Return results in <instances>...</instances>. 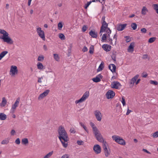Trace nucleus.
I'll return each instance as SVG.
<instances>
[{
  "instance_id": "10",
  "label": "nucleus",
  "mask_w": 158,
  "mask_h": 158,
  "mask_svg": "<svg viewBox=\"0 0 158 158\" xmlns=\"http://www.w3.org/2000/svg\"><path fill=\"white\" fill-rule=\"evenodd\" d=\"M93 150L95 153L97 154L100 153L101 151V149L100 146L98 144L95 145L93 147Z\"/></svg>"
},
{
  "instance_id": "5",
  "label": "nucleus",
  "mask_w": 158,
  "mask_h": 158,
  "mask_svg": "<svg viewBox=\"0 0 158 158\" xmlns=\"http://www.w3.org/2000/svg\"><path fill=\"white\" fill-rule=\"evenodd\" d=\"M36 31L39 36L44 41L45 39L44 33L43 31L42 30L40 27H38L37 28Z\"/></svg>"
},
{
  "instance_id": "42",
  "label": "nucleus",
  "mask_w": 158,
  "mask_h": 158,
  "mask_svg": "<svg viewBox=\"0 0 158 158\" xmlns=\"http://www.w3.org/2000/svg\"><path fill=\"white\" fill-rule=\"evenodd\" d=\"M88 29V27L86 25H84L82 28V31L83 32H85Z\"/></svg>"
},
{
  "instance_id": "32",
  "label": "nucleus",
  "mask_w": 158,
  "mask_h": 158,
  "mask_svg": "<svg viewBox=\"0 0 158 158\" xmlns=\"http://www.w3.org/2000/svg\"><path fill=\"white\" fill-rule=\"evenodd\" d=\"M112 138L115 140V141L118 143V136L117 135H114L112 136Z\"/></svg>"
},
{
  "instance_id": "50",
  "label": "nucleus",
  "mask_w": 158,
  "mask_h": 158,
  "mask_svg": "<svg viewBox=\"0 0 158 158\" xmlns=\"http://www.w3.org/2000/svg\"><path fill=\"white\" fill-rule=\"evenodd\" d=\"M45 97L44 95L42 93L41 94L40 96H39L38 98V99L39 100H40L42 99L43 98Z\"/></svg>"
},
{
  "instance_id": "54",
  "label": "nucleus",
  "mask_w": 158,
  "mask_h": 158,
  "mask_svg": "<svg viewBox=\"0 0 158 158\" xmlns=\"http://www.w3.org/2000/svg\"><path fill=\"white\" fill-rule=\"evenodd\" d=\"M88 50V49L87 47L85 46H84L83 48L82 49V51L84 52H87Z\"/></svg>"
},
{
  "instance_id": "35",
  "label": "nucleus",
  "mask_w": 158,
  "mask_h": 158,
  "mask_svg": "<svg viewBox=\"0 0 158 158\" xmlns=\"http://www.w3.org/2000/svg\"><path fill=\"white\" fill-rule=\"evenodd\" d=\"M131 27L133 30H135L137 28V25L135 23H132L131 24Z\"/></svg>"
},
{
  "instance_id": "39",
  "label": "nucleus",
  "mask_w": 158,
  "mask_h": 158,
  "mask_svg": "<svg viewBox=\"0 0 158 158\" xmlns=\"http://www.w3.org/2000/svg\"><path fill=\"white\" fill-rule=\"evenodd\" d=\"M107 36V35L106 34H103L102 38V40L103 42L106 40V38L108 37Z\"/></svg>"
},
{
  "instance_id": "22",
  "label": "nucleus",
  "mask_w": 158,
  "mask_h": 158,
  "mask_svg": "<svg viewBox=\"0 0 158 158\" xmlns=\"http://www.w3.org/2000/svg\"><path fill=\"white\" fill-rule=\"evenodd\" d=\"M7 118L6 114L3 113H0V120H4Z\"/></svg>"
},
{
  "instance_id": "15",
  "label": "nucleus",
  "mask_w": 158,
  "mask_h": 158,
  "mask_svg": "<svg viewBox=\"0 0 158 158\" xmlns=\"http://www.w3.org/2000/svg\"><path fill=\"white\" fill-rule=\"evenodd\" d=\"M139 75H136L133 77L130 80V84L132 86L134 84L136 80L138 78Z\"/></svg>"
},
{
  "instance_id": "63",
  "label": "nucleus",
  "mask_w": 158,
  "mask_h": 158,
  "mask_svg": "<svg viewBox=\"0 0 158 158\" xmlns=\"http://www.w3.org/2000/svg\"><path fill=\"white\" fill-rule=\"evenodd\" d=\"M143 150L144 152H146L148 154H151V153L148 151L146 149H143Z\"/></svg>"
},
{
  "instance_id": "17",
  "label": "nucleus",
  "mask_w": 158,
  "mask_h": 158,
  "mask_svg": "<svg viewBox=\"0 0 158 158\" xmlns=\"http://www.w3.org/2000/svg\"><path fill=\"white\" fill-rule=\"evenodd\" d=\"M89 34L93 38H97L98 36L97 32L91 30L89 31Z\"/></svg>"
},
{
  "instance_id": "34",
  "label": "nucleus",
  "mask_w": 158,
  "mask_h": 158,
  "mask_svg": "<svg viewBox=\"0 0 158 158\" xmlns=\"http://www.w3.org/2000/svg\"><path fill=\"white\" fill-rule=\"evenodd\" d=\"M22 142L23 144H26L28 143V141L27 139L24 138L22 140Z\"/></svg>"
},
{
  "instance_id": "36",
  "label": "nucleus",
  "mask_w": 158,
  "mask_h": 158,
  "mask_svg": "<svg viewBox=\"0 0 158 158\" xmlns=\"http://www.w3.org/2000/svg\"><path fill=\"white\" fill-rule=\"evenodd\" d=\"M156 38L155 37L150 38L148 40V42L149 43L153 42L156 40Z\"/></svg>"
},
{
  "instance_id": "21",
  "label": "nucleus",
  "mask_w": 158,
  "mask_h": 158,
  "mask_svg": "<svg viewBox=\"0 0 158 158\" xmlns=\"http://www.w3.org/2000/svg\"><path fill=\"white\" fill-rule=\"evenodd\" d=\"M90 126L92 128L93 133L98 130L97 128L95 126V125L94 123L91 122L90 123Z\"/></svg>"
},
{
  "instance_id": "28",
  "label": "nucleus",
  "mask_w": 158,
  "mask_h": 158,
  "mask_svg": "<svg viewBox=\"0 0 158 158\" xmlns=\"http://www.w3.org/2000/svg\"><path fill=\"white\" fill-rule=\"evenodd\" d=\"M148 10L147 8L145 6H143L142 10L141 13L143 15H145L146 14V12L148 11Z\"/></svg>"
},
{
  "instance_id": "33",
  "label": "nucleus",
  "mask_w": 158,
  "mask_h": 158,
  "mask_svg": "<svg viewBox=\"0 0 158 158\" xmlns=\"http://www.w3.org/2000/svg\"><path fill=\"white\" fill-rule=\"evenodd\" d=\"M94 46L93 45H91L89 48V53L91 54H93L94 52Z\"/></svg>"
},
{
  "instance_id": "59",
  "label": "nucleus",
  "mask_w": 158,
  "mask_h": 158,
  "mask_svg": "<svg viewBox=\"0 0 158 158\" xmlns=\"http://www.w3.org/2000/svg\"><path fill=\"white\" fill-rule=\"evenodd\" d=\"M43 79V77H39L38 80V82L39 83H41L42 82L41 81V79Z\"/></svg>"
},
{
  "instance_id": "60",
  "label": "nucleus",
  "mask_w": 158,
  "mask_h": 158,
  "mask_svg": "<svg viewBox=\"0 0 158 158\" xmlns=\"http://www.w3.org/2000/svg\"><path fill=\"white\" fill-rule=\"evenodd\" d=\"M15 133V131L14 130H12L10 132V134L11 135H14Z\"/></svg>"
},
{
  "instance_id": "37",
  "label": "nucleus",
  "mask_w": 158,
  "mask_h": 158,
  "mask_svg": "<svg viewBox=\"0 0 158 158\" xmlns=\"http://www.w3.org/2000/svg\"><path fill=\"white\" fill-rule=\"evenodd\" d=\"M63 24L62 22H59L58 24V27L59 30H61L63 27Z\"/></svg>"
},
{
  "instance_id": "14",
  "label": "nucleus",
  "mask_w": 158,
  "mask_h": 158,
  "mask_svg": "<svg viewBox=\"0 0 158 158\" xmlns=\"http://www.w3.org/2000/svg\"><path fill=\"white\" fill-rule=\"evenodd\" d=\"M107 143L106 142L104 143L103 145V148L104 150V153L106 156L107 157L110 153L107 148L106 145Z\"/></svg>"
},
{
  "instance_id": "62",
  "label": "nucleus",
  "mask_w": 158,
  "mask_h": 158,
  "mask_svg": "<svg viewBox=\"0 0 158 158\" xmlns=\"http://www.w3.org/2000/svg\"><path fill=\"white\" fill-rule=\"evenodd\" d=\"M144 73H142V77L144 78L148 76V74L147 73H145V74Z\"/></svg>"
},
{
  "instance_id": "61",
  "label": "nucleus",
  "mask_w": 158,
  "mask_h": 158,
  "mask_svg": "<svg viewBox=\"0 0 158 158\" xmlns=\"http://www.w3.org/2000/svg\"><path fill=\"white\" fill-rule=\"evenodd\" d=\"M132 112V110H129V109H128V110H127V111L126 113V114L127 115H128L129 113H130V112Z\"/></svg>"
},
{
  "instance_id": "8",
  "label": "nucleus",
  "mask_w": 158,
  "mask_h": 158,
  "mask_svg": "<svg viewBox=\"0 0 158 158\" xmlns=\"http://www.w3.org/2000/svg\"><path fill=\"white\" fill-rule=\"evenodd\" d=\"M115 93L112 90H109L106 94V96L108 99L112 98L115 96Z\"/></svg>"
},
{
  "instance_id": "18",
  "label": "nucleus",
  "mask_w": 158,
  "mask_h": 158,
  "mask_svg": "<svg viewBox=\"0 0 158 158\" xmlns=\"http://www.w3.org/2000/svg\"><path fill=\"white\" fill-rule=\"evenodd\" d=\"M109 69L112 72H115L116 71V66L114 64H111L109 65L108 66Z\"/></svg>"
},
{
  "instance_id": "4",
  "label": "nucleus",
  "mask_w": 158,
  "mask_h": 158,
  "mask_svg": "<svg viewBox=\"0 0 158 158\" xmlns=\"http://www.w3.org/2000/svg\"><path fill=\"white\" fill-rule=\"evenodd\" d=\"M89 96V91H86L83 94L82 97L78 100H77L75 101V103L76 104L78 103H81L84 101H85Z\"/></svg>"
},
{
  "instance_id": "58",
  "label": "nucleus",
  "mask_w": 158,
  "mask_h": 158,
  "mask_svg": "<svg viewBox=\"0 0 158 158\" xmlns=\"http://www.w3.org/2000/svg\"><path fill=\"white\" fill-rule=\"evenodd\" d=\"M83 143V141L81 140H78L77 141V144L79 145H81L82 144V143Z\"/></svg>"
},
{
  "instance_id": "12",
  "label": "nucleus",
  "mask_w": 158,
  "mask_h": 158,
  "mask_svg": "<svg viewBox=\"0 0 158 158\" xmlns=\"http://www.w3.org/2000/svg\"><path fill=\"white\" fill-rule=\"evenodd\" d=\"M135 46L134 42H131L127 48V51L129 52H132L134 51V47Z\"/></svg>"
},
{
  "instance_id": "25",
  "label": "nucleus",
  "mask_w": 158,
  "mask_h": 158,
  "mask_svg": "<svg viewBox=\"0 0 158 158\" xmlns=\"http://www.w3.org/2000/svg\"><path fill=\"white\" fill-rule=\"evenodd\" d=\"M37 68L39 69H44V67L43 66L42 64L40 62H38L37 64Z\"/></svg>"
},
{
  "instance_id": "3",
  "label": "nucleus",
  "mask_w": 158,
  "mask_h": 158,
  "mask_svg": "<svg viewBox=\"0 0 158 158\" xmlns=\"http://www.w3.org/2000/svg\"><path fill=\"white\" fill-rule=\"evenodd\" d=\"M96 138V139L99 142L103 143L106 142L104 141V139L100 132L98 130L93 133Z\"/></svg>"
},
{
  "instance_id": "38",
  "label": "nucleus",
  "mask_w": 158,
  "mask_h": 158,
  "mask_svg": "<svg viewBox=\"0 0 158 158\" xmlns=\"http://www.w3.org/2000/svg\"><path fill=\"white\" fill-rule=\"evenodd\" d=\"M53 55L54 59L57 61H59L60 58L58 55L57 54H53Z\"/></svg>"
},
{
  "instance_id": "53",
  "label": "nucleus",
  "mask_w": 158,
  "mask_h": 158,
  "mask_svg": "<svg viewBox=\"0 0 158 158\" xmlns=\"http://www.w3.org/2000/svg\"><path fill=\"white\" fill-rule=\"evenodd\" d=\"M141 31L143 33H145L147 31V30L145 28H143L141 29Z\"/></svg>"
},
{
  "instance_id": "41",
  "label": "nucleus",
  "mask_w": 158,
  "mask_h": 158,
  "mask_svg": "<svg viewBox=\"0 0 158 158\" xmlns=\"http://www.w3.org/2000/svg\"><path fill=\"white\" fill-rule=\"evenodd\" d=\"M149 82L151 84H153L155 85H157L158 84V82L156 81L150 80Z\"/></svg>"
},
{
  "instance_id": "19",
  "label": "nucleus",
  "mask_w": 158,
  "mask_h": 158,
  "mask_svg": "<svg viewBox=\"0 0 158 158\" xmlns=\"http://www.w3.org/2000/svg\"><path fill=\"white\" fill-rule=\"evenodd\" d=\"M118 81H113L111 84V87L113 88H115L118 89Z\"/></svg>"
},
{
  "instance_id": "13",
  "label": "nucleus",
  "mask_w": 158,
  "mask_h": 158,
  "mask_svg": "<svg viewBox=\"0 0 158 158\" xmlns=\"http://www.w3.org/2000/svg\"><path fill=\"white\" fill-rule=\"evenodd\" d=\"M102 78V76L99 74L97 76L93 78L92 80L94 82L97 83L100 82L101 80V79Z\"/></svg>"
},
{
  "instance_id": "24",
  "label": "nucleus",
  "mask_w": 158,
  "mask_h": 158,
  "mask_svg": "<svg viewBox=\"0 0 158 158\" xmlns=\"http://www.w3.org/2000/svg\"><path fill=\"white\" fill-rule=\"evenodd\" d=\"M104 68V63L103 62H102L100 65H99L98 68L97 69L98 72H100L102 71Z\"/></svg>"
},
{
  "instance_id": "46",
  "label": "nucleus",
  "mask_w": 158,
  "mask_h": 158,
  "mask_svg": "<svg viewBox=\"0 0 158 158\" xmlns=\"http://www.w3.org/2000/svg\"><path fill=\"white\" fill-rule=\"evenodd\" d=\"M59 37L61 40H64L65 39V36L64 34L60 33L59 34Z\"/></svg>"
},
{
  "instance_id": "9",
  "label": "nucleus",
  "mask_w": 158,
  "mask_h": 158,
  "mask_svg": "<svg viewBox=\"0 0 158 158\" xmlns=\"http://www.w3.org/2000/svg\"><path fill=\"white\" fill-rule=\"evenodd\" d=\"M94 114L97 120L99 121H101L102 118V115L100 111L98 110H95L94 112Z\"/></svg>"
},
{
  "instance_id": "64",
  "label": "nucleus",
  "mask_w": 158,
  "mask_h": 158,
  "mask_svg": "<svg viewBox=\"0 0 158 158\" xmlns=\"http://www.w3.org/2000/svg\"><path fill=\"white\" fill-rule=\"evenodd\" d=\"M43 48L45 51L48 50V48L47 46L45 45H44L43 46Z\"/></svg>"
},
{
  "instance_id": "56",
  "label": "nucleus",
  "mask_w": 158,
  "mask_h": 158,
  "mask_svg": "<svg viewBox=\"0 0 158 158\" xmlns=\"http://www.w3.org/2000/svg\"><path fill=\"white\" fill-rule=\"evenodd\" d=\"M121 102L123 104V106L125 105L126 103H125V99L123 97H122V100L121 101Z\"/></svg>"
},
{
  "instance_id": "49",
  "label": "nucleus",
  "mask_w": 158,
  "mask_h": 158,
  "mask_svg": "<svg viewBox=\"0 0 158 158\" xmlns=\"http://www.w3.org/2000/svg\"><path fill=\"white\" fill-rule=\"evenodd\" d=\"M125 38H126V41L127 43L131 41V39L129 36H126Z\"/></svg>"
},
{
  "instance_id": "43",
  "label": "nucleus",
  "mask_w": 158,
  "mask_h": 158,
  "mask_svg": "<svg viewBox=\"0 0 158 158\" xmlns=\"http://www.w3.org/2000/svg\"><path fill=\"white\" fill-rule=\"evenodd\" d=\"M50 92V90L49 89L46 90L43 93V94L45 96H47Z\"/></svg>"
},
{
  "instance_id": "55",
  "label": "nucleus",
  "mask_w": 158,
  "mask_h": 158,
  "mask_svg": "<svg viewBox=\"0 0 158 158\" xmlns=\"http://www.w3.org/2000/svg\"><path fill=\"white\" fill-rule=\"evenodd\" d=\"M15 142L17 144H19L20 142L19 139V138L17 139L15 141Z\"/></svg>"
},
{
  "instance_id": "16",
  "label": "nucleus",
  "mask_w": 158,
  "mask_h": 158,
  "mask_svg": "<svg viewBox=\"0 0 158 158\" xmlns=\"http://www.w3.org/2000/svg\"><path fill=\"white\" fill-rule=\"evenodd\" d=\"M102 48L105 51H109L111 49V46L108 44H103L102 46Z\"/></svg>"
},
{
  "instance_id": "26",
  "label": "nucleus",
  "mask_w": 158,
  "mask_h": 158,
  "mask_svg": "<svg viewBox=\"0 0 158 158\" xmlns=\"http://www.w3.org/2000/svg\"><path fill=\"white\" fill-rule=\"evenodd\" d=\"M8 52L7 51H5L2 52L0 54V60Z\"/></svg>"
},
{
  "instance_id": "27",
  "label": "nucleus",
  "mask_w": 158,
  "mask_h": 158,
  "mask_svg": "<svg viewBox=\"0 0 158 158\" xmlns=\"http://www.w3.org/2000/svg\"><path fill=\"white\" fill-rule=\"evenodd\" d=\"M111 31L108 27L105 29V32H106L108 34L107 35V37H109V36H110V34L111 33Z\"/></svg>"
},
{
  "instance_id": "6",
  "label": "nucleus",
  "mask_w": 158,
  "mask_h": 158,
  "mask_svg": "<svg viewBox=\"0 0 158 158\" xmlns=\"http://www.w3.org/2000/svg\"><path fill=\"white\" fill-rule=\"evenodd\" d=\"M20 98H18L15 101V103L12 106L10 110V113H14L16 107L18 106L20 101Z\"/></svg>"
},
{
  "instance_id": "48",
  "label": "nucleus",
  "mask_w": 158,
  "mask_h": 158,
  "mask_svg": "<svg viewBox=\"0 0 158 158\" xmlns=\"http://www.w3.org/2000/svg\"><path fill=\"white\" fill-rule=\"evenodd\" d=\"M9 141L8 140H4L2 141V144H7Z\"/></svg>"
},
{
  "instance_id": "45",
  "label": "nucleus",
  "mask_w": 158,
  "mask_h": 158,
  "mask_svg": "<svg viewBox=\"0 0 158 158\" xmlns=\"http://www.w3.org/2000/svg\"><path fill=\"white\" fill-rule=\"evenodd\" d=\"M152 136L154 138H157L158 137V131H156L153 133Z\"/></svg>"
},
{
  "instance_id": "23",
  "label": "nucleus",
  "mask_w": 158,
  "mask_h": 158,
  "mask_svg": "<svg viewBox=\"0 0 158 158\" xmlns=\"http://www.w3.org/2000/svg\"><path fill=\"white\" fill-rule=\"evenodd\" d=\"M127 25V24L126 23L124 24H119V31L123 30L126 27Z\"/></svg>"
},
{
  "instance_id": "1",
  "label": "nucleus",
  "mask_w": 158,
  "mask_h": 158,
  "mask_svg": "<svg viewBox=\"0 0 158 158\" xmlns=\"http://www.w3.org/2000/svg\"><path fill=\"white\" fill-rule=\"evenodd\" d=\"M59 135L58 138L61 142L63 146L66 148L68 145V141L69 140L68 135L64 128L60 126L58 130Z\"/></svg>"
},
{
  "instance_id": "29",
  "label": "nucleus",
  "mask_w": 158,
  "mask_h": 158,
  "mask_svg": "<svg viewBox=\"0 0 158 158\" xmlns=\"http://www.w3.org/2000/svg\"><path fill=\"white\" fill-rule=\"evenodd\" d=\"M119 144L124 145L126 144L125 140L119 137Z\"/></svg>"
},
{
  "instance_id": "7",
  "label": "nucleus",
  "mask_w": 158,
  "mask_h": 158,
  "mask_svg": "<svg viewBox=\"0 0 158 158\" xmlns=\"http://www.w3.org/2000/svg\"><path fill=\"white\" fill-rule=\"evenodd\" d=\"M17 67L15 66L12 65L11 66L10 74L12 76L15 75L18 73Z\"/></svg>"
},
{
  "instance_id": "31",
  "label": "nucleus",
  "mask_w": 158,
  "mask_h": 158,
  "mask_svg": "<svg viewBox=\"0 0 158 158\" xmlns=\"http://www.w3.org/2000/svg\"><path fill=\"white\" fill-rule=\"evenodd\" d=\"M53 154V151H51L48 153L43 158H49Z\"/></svg>"
},
{
  "instance_id": "20",
  "label": "nucleus",
  "mask_w": 158,
  "mask_h": 158,
  "mask_svg": "<svg viewBox=\"0 0 158 158\" xmlns=\"http://www.w3.org/2000/svg\"><path fill=\"white\" fill-rule=\"evenodd\" d=\"M7 100L5 97L2 98V101L0 103V106L1 107H4L7 103Z\"/></svg>"
},
{
  "instance_id": "11",
  "label": "nucleus",
  "mask_w": 158,
  "mask_h": 158,
  "mask_svg": "<svg viewBox=\"0 0 158 158\" xmlns=\"http://www.w3.org/2000/svg\"><path fill=\"white\" fill-rule=\"evenodd\" d=\"M108 24L106 22L102 23V26L101 27L100 33L105 32V30L108 27Z\"/></svg>"
},
{
  "instance_id": "47",
  "label": "nucleus",
  "mask_w": 158,
  "mask_h": 158,
  "mask_svg": "<svg viewBox=\"0 0 158 158\" xmlns=\"http://www.w3.org/2000/svg\"><path fill=\"white\" fill-rule=\"evenodd\" d=\"M152 6L154 9L156 10H158V4H154L152 5Z\"/></svg>"
},
{
  "instance_id": "52",
  "label": "nucleus",
  "mask_w": 158,
  "mask_h": 158,
  "mask_svg": "<svg viewBox=\"0 0 158 158\" xmlns=\"http://www.w3.org/2000/svg\"><path fill=\"white\" fill-rule=\"evenodd\" d=\"M61 158H70L69 157V155L68 154H65L64 155H63L62 157Z\"/></svg>"
},
{
  "instance_id": "44",
  "label": "nucleus",
  "mask_w": 158,
  "mask_h": 158,
  "mask_svg": "<svg viewBox=\"0 0 158 158\" xmlns=\"http://www.w3.org/2000/svg\"><path fill=\"white\" fill-rule=\"evenodd\" d=\"M91 3L92 1H91L88 2L87 3L85 4V6H84L85 9H87Z\"/></svg>"
},
{
  "instance_id": "30",
  "label": "nucleus",
  "mask_w": 158,
  "mask_h": 158,
  "mask_svg": "<svg viewBox=\"0 0 158 158\" xmlns=\"http://www.w3.org/2000/svg\"><path fill=\"white\" fill-rule=\"evenodd\" d=\"M80 125L83 127V128L85 130L87 133H89V131L87 129L86 127L82 123L80 122L79 123Z\"/></svg>"
},
{
  "instance_id": "57",
  "label": "nucleus",
  "mask_w": 158,
  "mask_h": 158,
  "mask_svg": "<svg viewBox=\"0 0 158 158\" xmlns=\"http://www.w3.org/2000/svg\"><path fill=\"white\" fill-rule=\"evenodd\" d=\"M71 133L74 134L75 133L76 131L74 128H71L70 130Z\"/></svg>"
},
{
  "instance_id": "2",
  "label": "nucleus",
  "mask_w": 158,
  "mask_h": 158,
  "mask_svg": "<svg viewBox=\"0 0 158 158\" xmlns=\"http://www.w3.org/2000/svg\"><path fill=\"white\" fill-rule=\"evenodd\" d=\"M0 33L3 35L2 37L0 38L3 40L4 42L7 44H11L13 43V41L9 36V34L5 30L0 29Z\"/></svg>"
},
{
  "instance_id": "40",
  "label": "nucleus",
  "mask_w": 158,
  "mask_h": 158,
  "mask_svg": "<svg viewBox=\"0 0 158 158\" xmlns=\"http://www.w3.org/2000/svg\"><path fill=\"white\" fill-rule=\"evenodd\" d=\"M44 59V56L43 55L39 56L38 58V61H42Z\"/></svg>"
},
{
  "instance_id": "51",
  "label": "nucleus",
  "mask_w": 158,
  "mask_h": 158,
  "mask_svg": "<svg viewBox=\"0 0 158 158\" xmlns=\"http://www.w3.org/2000/svg\"><path fill=\"white\" fill-rule=\"evenodd\" d=\"M45 97L44 95L42 93L41 94L40 96H39L38 98V99L39 100H40L42 99L43 98Z\"/></svg>"
}]
</instances>
